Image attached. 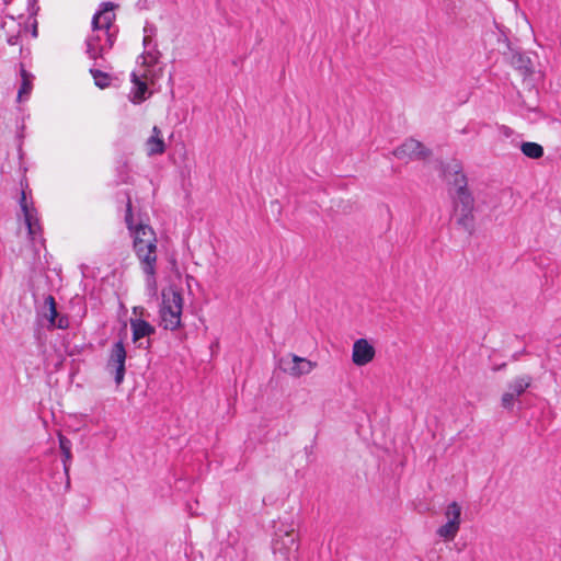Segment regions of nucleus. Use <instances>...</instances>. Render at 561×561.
I'll list each match as a JSON object with an SVG mask.
<instances>
[{
	"label": "nucleus",
	"mask_w": 561,
	"mask_h": 561,
	"mask_svg": "<svg viewBox=\"0 0 561 561\" xmlns=\"http://www.w3.org/2000/svg\"><path fill=\"white\" fill-rule=\"evenodd\" d=\"M144 58V62H147V59L149 58L150 59V62H156L157 61V57L152 54V53H147L146 56H142Z\"/></svg>",
	"instance_id": "bb28decb"
},
{
	"label": "nucleus",
	"mask_w": 561,
	"mask_h": 561,
	"mask_svg": "<svg viewBox=\"0 0 561 561\" xmlns=\"http://www.w3.org/2000/svg\"><path fill=\"white\" fill-rule=\"evenodd\" d=\"M444 515L447 520L437 528L436 534L445 541H450L455 539L460 529L461 506L454 501L447 505Z\"/></svg>",
	"instance_id": "423d86ee"
},
{
	"label": "nucleus",
	"mask_w": 561,
	"mask_h": 561,
	"mask_svg": "<svg viewBox=\"0 0 561 561\" xmlns=\"http://www.w3.org/2000/svg\"><path fill=\"white\" fill-rule=\"evenodd\" d=\"M90 73L92 75L96 87H99L101 89H105V88L110 87L111 77L108 73L103 72L102 70L95 69V68H91Z\"/></svg>",
	"instance_id": "4be33fe9"
},
{
	"label": "nucleus",
	"mask_w": 561,
	"mask_h": 561,
	"mask_svg": "<svg viewBox=\"0 0 561 561\" xmlns=\"http://www.w3.org/2000/svg\"><path fill=\"white\" fill-rule=\"evenodd\" d=\"M59 448L64 455V460H62L64 470H65V474L67 477V485H69V483H70V481H69V462L72 458L71 440L61 434L59 435Z\"/></svg>",
	"instance_id": "4468645a"
},
{
	"label": "nucleus",
	"mask_w": 561,
	"mask_h": 561,
	"mask_svg": "<svg viewBox=\"0 0 561 561\" xmlns=\"http://www.w3.org/2000/svg\"><path fill=\"white\" fill-rule=\"evenodd\" d=\"M131 233H133L134 238L140 237V239L157 241L156 232L149 225H145V224L137 225L135 230Z\"/></svg>",
	"instance_id": "412c9836"
},
{
	"label": "nucleus",
	"mask_w": 561,
	"mask_h": 561,
	"mask_svg": "<svg viewBox=\"0 0 561 561\" xmlns=\"http://www.w3.org/2000/svg\"><path fill=\"white\" fill-rule=\"evenodd\" d=\"M533 377L530 375H522L515 377L507 385V390L501 397V405L512 411L514 403L518 398L531 386Z\"/></svg>",
	"instance_id": "0eeeda50"
},
{
	"label": "nucleus",
	"mask_w": 561,
	"mask_h": 561,
	"mask_svg": "<svg viewBox=\"0 0 561 561\" xmlns=\"http://www.w3.org/2000/svg\"><path fill=\"white\" fill-rule=\"evenodd\" d=\"M150 137L162 138L161 137V130H160V128L158 126H153L152 135Z\"/></svg>",
	"instance_id": "cd10ccee"
},
{
	"label": "nucleus",
	"mask_w": 561,
	"mask_h": 561,
	"mask_svg": "<svg viewBox=\"0 0 561 561\" xmlns=\"http://www.w3.org/2000/svg\"><path fill=\"white\" fill-rule=\"evenodd\" d=\"M183 310L182 294L173 287L162 291V306L160 309L161 324L165 330H175L181 325Z\"/></svg>",
	"instance_id": "7ed1b4c3"
},
{
	"label": "nucleus",
	"mask_w": 561,
	"mask_h": 561,
	"mask_svg": "<svg viewBox=\"0 0 561 561\" xmlns=\"http://www.w3.org/2000/svg\"><path fill=\"white\" fill-rule=\"evenodd\" d=\"M512 65L514 68L519 70L522 75L527 76L531 72L530 69V59L528 57H525L524 55L516 53L512 55Z\"/></svg>",
	"instance_id": "f3484780"
},
{
	"label": "nucleus",
	"mask_w": 561,
	"mask_h": 561,
	"mask_svg": "<svg viewBox=\"0 0 561 561\" xmlns=\"http://www.w3.org/2000/svg\"><path fill=\"white\" fill-rule=\"evenodd\" d=\"M20 75L22 78V83L18 92V99L19 101H22V99L24 96H27L33 89L34 76L31 72L26 71L23 65H21Z\"/></svg>",
	"instance_id": "2eb2a0df"
},
{
	"label": "nucleus",
	"mask_w": 561,
	"mask_h": 561,
	"mask_svg": "<svg viewBox=\"0 0 561 561\" xmlns=\"http://www.w3.org/2000/svg\"><path fill=\"white\" fill-rule=\"evenodd\" d=\"M133 82L136 85L135 96L131 100L134 103H139L145 100V93L147 92V84L140 81L136 73H133Z\"/></svg>",
	"instance_id": "5701e85b"
},
{
	"label": "nucleus",
	"mask_w": 561,
	"mask_h": 561,
	"mask_svg": "<svg viewBox=\"0 0 561 561\" xmlns=\"http://www.w3.org/2000/svg\"><path fill=\"white\" fill-rule=\"evenodd\" d=\"M130 328L134 342H138L140 339L150 336L156 332V329L149 322L141 319H130Z\"/></svg>",
	"instance_id": "f8f14e48"
},
{
	"label": "nucleus",
	"mask_w": 561,
	"mask_h": 561,
	"mask_svg": "<svg viewBox=\"0 0 561 561\" xmlns=\"http://www.w3.org/2000/svg\"><path fill=\"white\" fill-rule=\"evenodd\" d=\"M125 222L127 228L133 232L136 228L134 225V217H133V205L130 196H127V203H126V214H125Z\"/></svg>",
	"instance_id": "b1692460"
},
{
	"label": "nucleus",
	"mask_w": 561,
	"mask_h": 561,
	"mask_svg": "<svg viewBox=\"0 0 561 561\" xmlns=\"http://www.w3.org/2000/svg\"><path fill=\"white\" fill-rule=\"evenodd\" d=\"M69 327V319L67 316H59L56 319V323L53 328L67 329Z\"/></svg>",
	"instance_id": "a878e982"
},
{
	"label": "nucleus",
	"mask_w": 561,
	"mask_h": 561,
	"mask_svg": "<svg viewBox=\"0 0 561 561\" xmlns=\"http://www.w3.org/2000/svg\"><path fill=\"white\" fill-rule=\"evenodd\" d=\"M146 147L148 156L162 154L165 151V145L162 138L149 137Z\"/></svg>",
	"instance_id": "6ab92c4d"
},
{
	"label": "nucleus",
	"mask_w": 561,
	"mask_h": 561,
	"mask_svg": "<svg viewBox=\"0 0 561 561\" xmlns=\"http://www.w3.org/2000/svg\"><path fill=\"white\" fill-rule=\"evenodd\" d=\"M134 250L140 261L141 270L146 275V285L148 289L157 290V241L134 238Z\"/></svg>",
	"instance_id": "f03ea898"
},
{
	"label": "nucleus",
	"mask_w": 561,
	"mask_h": 561,
	"mask_svg": "<svg viewBox=\"0 0 561 561\" xmlns=\"http://www.w3.org/2000/svg\"><path fill=\"white\" fill-rule=\"evenodd\" d=\"M117 4L113 2H103L92 19V32H101L105 36V43L112 48L115 42V35L111 33V27L115 21L113 10Z\"/></svg>",
	"instance_id": "39448f33"
},
{
	"label": "nucleus",
	"mask_w": 561,
	"mask_h": 561,
	"mask_svg": "<svg viewBox=\"0 0 561 561\" xmlns=\"http://www.w3.org/2000/svg\"><path fill=\"white\" fill-rule=\"evenodd\" d=\"M106 46L101 44V35L92 34L87 39V54L91 59L96 60L98 58H103L104 53H106Z\"/></svg>",
	"instance_id": "ddd939ff"
},
{
	"label": "nucleus",
	"mask_w": 561,
	"mask_h": 561,
	"mask_svg": "<svg viewBox=\"0 0 561 561\" xmlns=\"http://www.w3.org/2000/svg\"><path fill=\"white\" fill-rule=\"evenodd\" d=\"M93 34H100L101 35V44L107 46V44L105 43V36H104L103 33H101V32H93ZM106 49L108 50L110 48L106 47Z\"/></svg>",
	"instance_id": "c756f323"
},
{
	"label": "nucleus",
	"mask_w": 561,
	"mask_h": 561,
	"mask_svg": "<svg viewBox=\"0 0 561 561\" xmlns=\"http://www.w3.org/2000/svg\"><path fill=\"white\" fill-rule=\"evenodd\" d=\"M282 369L293 377H300L312 371L317 363L295 354H288L280 359Z\"/></svg>",
	"instance_id": "9d476101"
},
{
	"label": "nucleus",
	"mask_w": 561,
	"mask_h": 561,
	"mask_svg": "<svg viewBox=\"0 0 561 561\" xmlns=\"http://www.w3.org/2000/svg\"><path fill=\"white\" fill-rule=\"evenodd\" d=\"M445 181L455 187L451 194L453 217L458 228L472 236L476 231L474 197L468 190L467 178L458 162L447 164L443 168Z\"/></svg>",
	"instance_id": "f257e3e1"
},
{
	"label": "nucleus",
	"mask_w": 561,
	"mask_h": 561,
	"mask_svg": "<svg viewBox=\"0 0 561 561\" xmlns=\"http://www.w3.org/2000/svg\"><path fill=\"white\" fill-rule=\"evenodd\" d=\"M18 42H19V37L18 36H11V37L8 38V43L10 45H16Z\"/></svg>",
	"instance_id": "c85d7f7f"
},
{
	"label": "nucleus",
	"mask_w": 561,
	"mask_h": 561,
	"mask_svg": "<svg viewBox=\"0 0 561 561\" xmlns=\"http://www.w3.org/2000/svg\"><path fill=\"white\" fill-rule=\"evenodd\" d=\"M19 204H20L21 210L23 213V216L26 215V214H30L33 210H35V208L33 206V203L32 202L31 203L27 202L26 193H25L24 188L21 192V197H20Z\"/></svg>",
	"instance_id": "393cba45"
},
{
	"label": "nucleus",
	"mask_w": 561,
	"mask_h": 561,
	"mask_svg": "<svg viewBox=\"0 0 561 561\" xmlns=\"http://www.w3.org/2000/svg\"><path fill=\"white\" fill-rule=\"evenodd\" d=\"M298 535L295 529H278L273 540L275 561H298Z\"/></svg>",
	"instance_id": "20e7f679"
},
{
	"label": "nucleus",
	"mask_w": 561,
	"mask_h": 561,
	"mask_svg": "<svg viewBox=\"0 0 561 561\" xmlns=\"http://www.w3.org/2000/svg\"><path fill=\"white\" fill-rule=\"evenodd\" d=\"M392 154L400 160H424L431 156V150L426 149L422 142L410 138L397 147Z\"/></svg>",
	"instance_id": "1a4fd4ad"
},
{
	"label": "nucleus",
	"mask_w": 561,
	"mask_h": 561,
	"mask_svg": "<svg viewBox=\"0 0 561 561\" xmlns=\"http://www.w3.org/2000/svg\"><path fill=\"white\" fill-rule=\"evenodd\" d=\"M520 150L526 157L530 159H539L543 156V148L537 142H523Z\"/></svg>",
	"instance_id": "a211bd4d"
},
{
	"label": "nucleus",
	"mask_w": 561,
	"mask_h": 561,
	"mask_svg": "<svg viewBox=\"0 0 561 561\" xmlns=\"http://www.w3.org/2000/svg\"><path fill=\"white\" fill-rule=\"evenodd\" d=\"M24 221L27 227L30 238L34 240L36 236L41 232V226L36 209L31 211L30 214L24 215Z\"/></svg>",
	"instance_id": "dca6fc26"
},
{
	"label": "nucleus",
	"mask_w": 561,
	"mask_h": 561,
	"mask_svg": "<svg viewBox=\"0 0 561 561\" xmlns=\"http://www.w3.org/2000/svg\"><path fill=\"white\" fill-rule=\"evenodd\" d=\"M375 348L366 339H358L353 344L352 360L356 366H365L375 357Z\"/></svg>",
	"instance_id": "9b49d317"
},
{
	"label": "nucleus",
	"mask_w": 561,
	"mask_h": 561,
	"mask_svg": "<svg viewBox=\"0 0 561 561\" xmlns=\"http://www.w3.org/2000/svg\"><path fill=\"white\" fill-rule=\"evenodd\" d=\"M150 42V37L149 36H145L144 38V44L145 45H148V43Z\"/></svg>",
	"instance_id": "7c9ffc66"
},
{
	"label": "nucleus",
	"mask_w": 561,
	"mask_h": 561,
	"mask_svg": "<svg viewBox=\"0 0 561 561\" xmlns=\"http://www.w3.org/2000/svg\"><path fill=\"white\" fill-rule=\"evenodd\" d=\"M125 362H126V350L123 341H118L113 344L106 368L114 374L115 383L118 386L123 382L125 377Z\"/></svg>",
	"instance_id": "6e6552de"
},
{
	"label": "nucleus",
	"mask_w": 561,
	"mask_h": 561,
	"mask_svg": "<svg viewBox=\"0 0 561 561\" xmlns=\"http://www.w3.org/2000/svg\"><path fill=\"white\" fill-rule=\"evenodd\" d=\"M44 307H47V313H45V318L48 320L49 325L53 328L56 323V319L58 318V311L56 308L55 298L51 295H48L45 298Z\"/></svg>",
	"instance_id": "aec40b11"
}]
</instances>
